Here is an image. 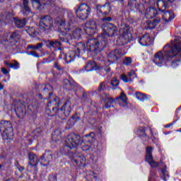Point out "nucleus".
<instances>
[{
	"mask_svg": "<svg viewBox=\"0 0 181 181\" xmlns=\"http://www.w3.org/2000/svg\"><path fill=\"white\" fill-rule=\"evenodd\" d=\"M95 141V133L90 132L89 134L83 136L82 137L80 136L79 134L75 133H71L67 136L65 140V145L62 147V153H65L66 155H71L72 152L71 149H74V148H77L78 145H81V149L83 151H90L91 148V145Z\"/></svg>",
	"mask_w": 181,
	"mask_h": 181,
	"instance_id": "f257e3e1",
	"label": "nucleus"
},
{
	"mask_svg": "<svg viewBox=\"0 0 181 181\" xmlns=\"http://www.w3.org/2000/svg\"><path fill=\"white\" fill-rule=\"evenodd\" d=\"M29 165L35 170H37V165L39 162L42 166H49L55 159L54 152L51 150H45V153L40 156L35 155L33 152L28 153Z\"/></svg>",
	"mask_w": 181,
	"mask_h": 181,
	"instance_id": "f03ea898",
	"label": "nucleus"
},
{
	"mask_svg": "<svg viewBox=\"0 0 181 181\" xmlns=\"http://www.w3.org/2000/svg\"><path fill=\"white\" fill-rule=\"evenodd\" d=\"M165 59L167 62H172L174 57L179 56L180 59H177L172 62L171 67L177 69L181 64V37H177L173 41L171 40V47L168 51L165 52Z\"/></svg>",
	"mask_w": 181,
	"mask_h": 181,
	"instance_id": "7ed1b4c3",
	"label": "nucleus"
},
{
	"mask_svg": "<svg viewBox=\"0 0 181 181\" xmlns=\"http://www.w3.org/2000/svg\"><path fill=\"white\" fill-rule=\"evenodd\" d=\"M108 45V40L107 37L100 35L96 38H90L88 40L86 44H85V52H93L95 54H98L104 50L105 47Z\"/></svg>",
	"mask_w": 181,
	"mask_h": 181,
	"instance_id": "20e7f679",
	"label": "nucleus"
},
{
	"mask_svg": "<svg viewBox=\"0 0 181 181\" xmlns=\"http://www.w3.org/2000/svg\"><path fill=\"white\" fill-rule=\"evenodd\" d=\"M176 0H157V7L160 12L163 13L162 16L163 21L166 23L173 21L175 19V13L173 10H167L172 6L173 2Z\"/></svg>",
	"mask_w": 181,
	"mask_h": 181,
	"instance_id": "39448f33",
	"label": "nucleus"
},
{
	"mask_svg": "<svg viewBox=\"0 0 181 181\" xmlns=\"http://www.w3.org/2000/svg\"><path fill=\"white\" fill-rule=\"evenodd\" d=\"M0 132L4 141L11 142L13 141L15 134H13V125L11 120H1L0 121Z\"/></svg>",
	"mask_w": 181,
	"mask_h": 181,
	"instance_id": "423d86ee",
	"label": "nucleus"
},
{
	"mask_svg": "<svg viewBox=\"0 0 181 181\" xmlns=\"http://www.w3.org/2000/svg\"><path fill=\"white\" fill-rule=\"evenodd\" d=\"M81 53H86V43L83 42H78L74 49L65 53V55H64L65 63L66 64L72 63L76 57H80Z\"/></svg>",
	"mask_w": 181,
	"mask_h": 181,
	"instance_id": "0eeeda50",
	"label": "nucleus"
},
{
	"mask_svg": "<svg viewBox=\"0 0 181 181\" xmlns=\"http://www.w3.org/2000/svg\"><path fill=\"white\" fill-rule=\"evenodd\" d=\"M134 40L132 33H131V26L128 24H124L120 30V35L119 38L117 40V46H125L128 43H131Z\"/></svg>",
	"mask_w": 181,
	"mask_h": 181,
	"instance_id": "6e6552de",
	"label": "nucleus"
},
{
	"mask_svg": "<svg viewBox=\"0 0 181 181\" xmlns=\"http://www.w3.org/2000/svg\"><path fill=\"white\" fill-rule=\"evenodd\" d=\"M62 104H63L62 100L57 96L50 99L45 107V115L51 118L57 116L59 118V112L58 105H62Z\"/></svg>",
	"mask_w": 181,
	"mask_h": 181,
	"instance_id": "1a4fd4ad",
	"label": "nucleus"
},
{
	"mask_svg": "<svg viewBox=\"0 0 181 181\" xmlns=\"http://www.w3.org/2000/svg\"><path fill=\"white\" fill-rule=\"evenodd\" d=\"M39 28L43 33L49 35L54 30V21L49 15H44L40 18Z\"/></svg>",
	"mask_w": 181,
	"mask_h": 181,
	"instance_id": "9d476101",
	"label": "nucleus"
},
{
	"mask_svg": "<svg viewBox=\"0 0 181 181\" xmlns=\"http://www.w3.org/2000/svg\"><path fill=\"white\" fill-rule=\"evenodd\" d=\"M75 14L78 19L86 21L91 14V7L86 3H81L74 8Z\"/></svg>",
	"mask_w": 181,
	"mask_h": 181,
	"instance_id": "9b49d317",
	"label": "nucleus"
},
{
	"mask_svg": "<svg viewBox=\"0 0 181 181\" xmlns=\"http://www.w3.org/2000/svg\"><path fill=\"white\" fill-rule=\"evenodd\" d=\"M73 111V108H71V98H66L64 99V102L61 108L59 107V118L60 119L64 120L67 119L69 117H70V114Z\"/></svg>",
	"mask_w": 181,
	"mask_h": 181,
	"instance_id": "f8f14e48",
	"label": "nucleus"
},
{
	"mask_svg": "<svg viewBox=\"0 0 181 181\" xmlns=\"http://www.w3.org/2000/svg\"><path fill=\"white\" fill-rule=\"evenodd\" d=\"M100 28L104 35L108 36V37H115V36H118V28H117V25L114 23L105 22L101 24Z\"/></svg>",
	"mask_w": 181,
	"mask_h": 181,
	"instance_id": "ddd939ff",
	"label": "nucleus"
},
{
	"mask_svg": "<svg viewBox=\"0 0 181 181\" xmlns=\"http://www.w3.org/2000/svg\"><path fill=\"white\" fill-rule=\"evenodd\" d=\"M100 28H101L100 21L90 20L85 24L84 32L88 36H94L98 32Z\"/></svg>",
	"mask_w": 181,
	"mask_h": 181,
	"instance_id": "4468645a",
	"label": "nucleus"
},
{
	"mask_svg": "<svg viewBox=\"0 0 181 181\" xmlns=\"http://www.w3.org/2000/svg\"><path fill=\"white\" fill-rule=\"evenodd\" d=\"M68 155L71 156L70 157L71 162L74 165H75L76 166H78V168H86V159L84 155H83L81 153H77V152L74 153L73 151L71 154H68Z\"/></svg>",
	"mask_w": 181,
	"mask_h": 181,
	"instance_id": "2eb2a0df",
	"label": "nucleus"
},
{
	"mask_svg": "<svg viewBox=\"0 0 181 181\" xmlns=\"http://www.w3.org/2000/svg\"><path fill=\"white\" fill-rule=\"evenodd\" d=\"M166 47H168V49H166ZM169 49H170V46L169 45H165L161 51H159L154 54L153 62L156 66L162 67V64L165 63V59H166L165 52L168 51Z\"/></svg>",
	"mask_w": 181,
	"mask_h": 181,
	"instance_id": "dca6fc26",
	"label": "nucleus"
},
{
	"mask_svg": "<svg viewBox=\"0 0 181 181\" xmlns=\"http://www.w3.org/2000/svg\"><path fill=\"white\" fill-rule=\"evenodd\" d=\"M103 66H98L97 62L93 60L88 61V62L83 66V67L79 70L80 73L83 71H95L97 70H103Z\"/></svg>",
	"mask_w": 181,
	"mask_h": 181,
	"instance_id": "f3484780",
	"label": "nucleus"
},
{
	"mask_svg": "<svg viewBox=\"0 0 181 181\" xmlns=\"http://www.w3.org/2000/svg\"><path fill=\"white\" fill-rule=\"evenodd\" d=\"M122 56H124V54L121 49H115L107 54V62L112 64L115 62H118Z\"/></svg>",
	"mask_w": 181,
	"mask_h": 181,
	"instance_id": "a211bd4d",
	"label": "nucleus"
},
{
	"mask_svg": "<svg viewBox=\"0 0 181 181\" xmlns=\"http://www.w3.org/2000/svg\"><path fill=\"white\" fill-rule=\"evenodd\" d=\"M111 12V5L110 2H106L103 5L96 6V13L100 16H108Z\"/></svg>",
	"mask_w": 181,
	"mask_h": 181,
	"instance_id": "6ab92c4d",
	"label": "nucleus"
},
{
	"mask_svg": "<svg viewBox=\"0 0 181 181\" xmlns=\"http://www.w3.org/2000/svg\"><path fill=\"white\" fill-rule=\"evenodd\" d=\"M128 6L131 11L134 12L145 13V6L142 3H136V1L129 0Z\"/></svg>",
	"mask_w": 181,
	"mask_h": 181,
	"instance_id": "aec40b11",
	"label": "nucleus"
},
{
	"mask_svg": "<svg viewBox=\"0 0 181 181\" xmlns=\"http://www.w3.org/2000/svg\"><path fill=\"white\" fill-rule=\"evenodd\" d=\"M77 87H78V85L73 79H64L62 81V88L67 92L74 91Z\"/></svg>",
	"mask_w": 181,
	"mask_h": 181,
	"instance_id": "412c9836",
	"label": "nucleus"
},
{
	"mask_svg": "<svg viewBox=\"0 0 181 181\" xmlns=\"http://www.w3.org/2000/svg\"><path fill=\"white\" fill-rule=\"evenodd\" d=\"M159 13L163 14L159 9L158 11L156 8L152 6L147 8L144 12L145 17L147 19H153V18H156V15H159Z\"/></svg>",
	"mask_w": 181,
	"mask_h": 181,
	"instance_id": "4be33fe9",
	"label": "nucleus"
},
{
	"mask_svg": "<svg viewBox=\"0 0 181 181\" xmlns=\"http://www.w3.org/2000/svg\"><path fill=\"white\" fill-rule=\"evenodd\" d=\"M102 101H104L105 105L104 108L105 110H110V108H114V103H115V98L110 97V95L105 94V97L100 96Z\"/></svg>",
	"mask_w": 181,
	"mask_h": 181,
	"instance_id": "5701e85b",
	"label": "nucleus"
},
{
	"mask_svg": "<svg viewBox=\"0 0 181 181\" xmlns=\"http://www.w3.org/2000/svg\"><path fill=\"white\" fill-rule=\"evenodd\" d=\"M14 111L16 117H18L19 119H23V118H25V115H26V106L23 104L16 105L15 106Z\"/></svg>",
	"mask_w": 181,
	"mask_h": 181,
	"instance_id": "b1692460",
	"label": "nucleus"
},
{
	"mask_svg": "<svg viewBox=\"0 0 181 181\" xmlns=\"http://www.w3.org/2000/svg\"><path fill=\"white\" fill-rule=\"evenodd\" d=\"M45 46L48 49H52L53 47L54 49H58L60 50L62 49V42L57 40H47L45 42Z\"/></svg>",
	"mask_w": 181,
	"mask_h": 181,
	"instance_id": "393cba45",
	"label": "nucleus"
},
{
	"mask_svg": "<svg viewBox=\"0 0 181 181\" xmlns=\"http://www.w3.org/2000/svg\"><path fill=\"white\" fill-rule=\"evenodd\" d=\"M14 25L17 29H22L26 26V23H28V20L26 18H14Z\"/></svg>",
	"mask_w": 181,
	"mask_h": 181,
	"instance_id": "a878e982",
	"label": "nucleus"
},
{
	"mask_svg": "<svg viewBox=\"0 0 181 181\" xmlns=\"http://www.w3.org/2000/svg\"><path fill=\"white\" fill-rule=\"evenodd\" d=\"M25 32L31 37H36L39 35V28L33 26H27L25 27Z\"/></svg>",
	"mask_w": 181,
	"mask_h": 181,
	"instance_id": "bb28decb",
	"label": "nucleus"
},
{
	"mask_svg": "<svg viewBox=\"0 0 181 181\" xmlns=\"http://www.w3.org/2000/svg\"><path fill=\"white\" fill-rule=\"evenodd\" d=\"M59 39L64 43H67L68 45H71L73 43V37L70 33H62L59 35Z\"/></svg>",
	"mask_w": 181,
	"mask_h": 181,
	"instance_id": "cd10ccee",
	"label": "nucleus"
},
{
	"mask_svg": "<svg viewBox=\"0 0 181 181\" xmlns=\"http://www.w3.org/2000/svg\"><path fill=\"white\" fill-rule=\"evenodd\" d=\"M159 23H160V17H156L153 20H148L146 21L148 29H151V30L155 29Z\"/></svg>",
	"mask_w": 181,
	"mask_h": 181,
	"instance_id": "c85d7f7f",
	"label": "nucleus"
},
{
	"mask_svg": "<svg viewBox=\"0 0 181 181\" xmlns=\"http://www.w3.org/2000/svg\"><path fill=\"white\" fill-rule=\"evenodd\" d=\"M146 162L151 166V168H158L159 164L153 160V156L152 154H146Z\"/></svg>",
	"mask_w": 181,
	"mask_h": 181,
	"instance_id": "c756f323",
	"label": "nucleus"
},
{
	"mask_svg": "<svg viewBox=\"0 0 181 181\" xmlns=\"http://www.w3.org/2000/svg\"><path fill=\"white\" fill-rule=\"evenodd\" d=\"M149 40H151V37L148 35H144L139 39V43L141 46H148Z\"/></svg>",
	"mask_w": 181,
	"mask_h": 181,
	"instance_id": "7c9ffc66",
	"label": "nucleus"
},
{
	"mask_svg": "<svg viewBox=\"0 0 181 181\" xmlns=\"http://www.w3.org/2000/svg\"><path fill=\"white\" fill-rule=\"evenodd\" d=\"M81 35H83V30L81 28H76L72 31V39H76L77 40H79V39H81Z\"/></svg>",
	"mask_w": 181,
	"mask_h": 181,
	"instance_id": "2f4dec72",
	"label": "nucleus"
},
{
	"mask_svg": "<svg viewBox=\"0 0 181 181\" xmlns=\"http://www.w3.org/2000/svg\"><path fill=\"white\" fill-rule=\"evenodd\" d=\"M23 5L24 6L23 15L24 16H28L29 13H30V8H29V0H23Z\"/></svg>",
	"mask_w": 181,
	"mask_h": 181,
	"instance_id": "473e14b6",
	"label": "nucleus"
},
{
	"mask_svg": "<svg viewBox=\"0 0 181 181\" xmlns=\"http://www.w3.org/2000/svg\"><path fill=\"white\" fill-rule=\"evenodd\" d=\"M161 175H162V179L164 181L169 180V178L170 177V175L168 173V166L166 165H164L163 168L160 169Z\"/></svg>",
	"mask_w": 181,
	"mask_h": 181,
	"instance_id": "72a5a7b5",
	"label": "nucleus"
},
{
	"mask_svg": "<svg viewBox=\"0 0 181 181\" xmlns=\"http://www.w3.org/2000/svg\"><path fill=\"white\" fill-rule=\"evenodd\" d=\"M86 177L87 179H90V180H100V177H98V176H97V174H95V173H94V171L92 170L86 172Z\"/></svg>",
	"mask_w": 181,
	"mask_h": 181,
	"instance_id": "f704fd0d",
	"label": "nucleus"
},
{
	"mask_svg": "<svg viewBox=\"0 0 181 181\" xmlns=\"http://www.w3.org/2000/svg\"><path fill=\"white\" fill-rule=\"evenodd\" d=\"M136 98L139 100V101H141L144 103V101H146L148 100V95L144 94L141 92H136L135 93Z\"/></svg>",
	"mask_w": 181,
	"mask_h": 181,
	"instance_id": "c9c22d12",
	"label": "nucleus"
},
{
	"mask_svg": "<svg viewBox=\"0 0 181 181\" xmlns=\"http://www.w3.org/2000/svg\"><path fill=\"white\" fill-rule=\"evenodd\" d=\"M16 62L13 63H8V62H5L4 64H6V66H8V67H10V69H13V70H19L20 66H19V62H18V61H15Z\"/></svg>",
	"mask_w": 181,
	"mask_h": 181,
	"instance_id": "e433bc0d",
	"label": "nucleus"
},
{
	"mask_svg": "<svg viewBox=\"0 0 181 181\" xmlns=\"http://www.w3.org/2000/svg\"><path fill=\"white\" fill-rule=\"evenodd\" d=\"M60 134H61L60 131L59 130L54 131L52 134V141H54L55 142H57V141H60V138H62V135Z\"/></svg>",
	"mask_w": 181,
	"mask_h": 181,
	"instance_id": "4c0bfd02",
	"label": "nucleus"
},
{
	"mask_svg": "<svg viewBox=\"0 0 181 181\" xmlns=\"http://www.w3.org/2000/svg\"><path fill=\"white\" fill-rule=\"evenodd\" d=\"M110 86H112V90H117L119 86V81L116 77H113L110 81Z\"/></svg>",
	"mask_w": 181,
	"mask_h": 181,
	"instance_id": "58836bf2",
	"label": "nucleus"
},
{
	"mask_svg": "<svg viewBox=\"0 0 181 181\" xmlns=\"http://www.w3.org/2000/svg\"><path fill=\"white\" fill-rule=\"evenodd\" d=\"M42 94H43V95H46V94H47L49 97V94H50V92H49V88H52V86H50V84L49 83H47V85L42 84Z\"/></svg>",
	"mask_w": 181,
	"mask_h": 181,
	"instance_id": "ea45409f",
	"label": "nucleus"
},
{
	"mask_svg": "<svg viewBox=\"0 0 181 181\" xmlns=\"http://www.w3.org/2000/svg\"><path fill=\"white\" fill-rule=\"evenodd\" d=\"M42 47H43L42 42L37 43L36 45H28V49H31L32 50H39V49H42Z\"/></svg>",
	"mask_w": 181,
	"mask_h": 181,
	"instance_id": "a19ab883",
	"label": "nucleus"
},
{
	"mask_svg": "<svg viewBox=\"0 0 181 181\" xmlns=\"http://www.w3.org/2000/svg\"><path fill=\"white\" fill-rule=\"evenodd\" d=\"M75 124H76V122L72 120L71 118L70 117L66 122L65 129H71V128H73V127H74Z\"/></svg>",
	"mask_w": 181,
	"mask_h": 181,
	"instance_id": "79ce46f5",
	"label": "nucleus"
},
{
	"mask_svg": "<svg viewBox=\"0 0 181 181\" xmlns=\"http://www.w3.org/2000/svg\"><path fill=\"white\" fill-rule=\"evenodd\" d=\"M49 96H45L46 95H43V93H39L38 95H37V97L38 98V100H49V98H52V95H53V93H48Z\"/></svg>",
	"mask_w": 181,
	"mask_h": 181,
	"instance_id": "37998d69",
	"label": "nucleus"
},
{
	"mask_svg": "<svg viewBox=\"0 0 181 181\" xmlns=\"http://www.w3.org/2000/svg\"><path fill=\"white\" fill-rule=\"evenodd\" d=\"M181 110V105L176 109L175 112V117H174V120H173V124H176L180 119V116H179V111Z\"/></svg>",
	"mask_w": 181,
	"mask_h": 181,
	"instance_id": "c03bdc74",
	"label": "nucleus"
},
{
	"mask_svg": "<svg viewBox=\"0 0 181 181\" xmlns=\"http://www.w3.org/2000/svg\"><path fill=\"white\" fill-rule=\"evenodd\" d=\"M138 132H139L140 136H142L143 138H146L148 135H146V129L145 127H140L138 129Z\"/></svg>",
	"mask_w": 181,
	"mask_h": 181,
	"instance_id": "a18cd8bd",
	"label": "nucleus"
},
{
	"mask_svg": "<svg viewBox=\"0 0 181 181\" xmlns=\"http://www.w3.org/2000/svg\"><path fill=\"white\" fill-rule=\"evenodd\" d=\"M33 134L37 137L42 136V135H43V128L42 127L36 128L34 130Z\"/></svg>",
	"mask_w": 181,
	"mask_h": 181,
	"instance_id": "49530a36",
	"label": "nucleus"
},
{
	"mask_svg": "<svg viewBox=\"0 0 181 181\" xmlns=\"http://www.w3.org/2000/svg\"><path fill=\"white\" fill-rule=\"evenodd\" d=\"M107 90V83L105 82H101L97 89L98 93H102Z\"/></svg>",
	"mask_w": 181,
	"mask_h": 181,
	"instance_id": "de8ad7c7",
	"label": "nucleus"
},
{
	"mask_svg": "<svg viewBox=\"0 0 181 181\" xmlns=\"http://www.w3.org/2000/svg\"><path fill=\"white\" fill-rule=\"evenodd\" d=\"M42 4L45 8H49V6H54V1L53 0H44Z\"/></svg>",
	"mask_w": 181,
	"mask_h": 181,
	"instance_id": "09e8293b",
	"label": "nucleus"
},
{
	"mask_svg": "<svg viewBox=\"0 0 181 181\" xmlns=\"http://www.w3.org/2000/svg\"><path fill=\"white\" fill-rule=\"evenodd\" d=\"M68 18L69 19V25H74V23H76V17H74L72 13L68 14Z\"/></svg>",
	"mask_w": 181,
	"mask_h": 181,
	"instance_id": "8fccbe9b",
	"label": "nucleus"
},
{
	"mask_svg": "<svg viewBox=\"0 0 181 181\" xmlns=\"http://www.w3.org/2000/svg\"><path fill=\"white\" fill-rule=\"evenodd\" d=\"M115 100H120L124 104H127V95L124 93H121L120 95L116 98Z\"/></svg>",
	"mask_w": 181,
	"mask_h": 181,
	"instance_id": "3c124183",
	"label": "nucleus"
},
{
	"mask_svg": "<svg viewBox=\"0 0 181 181\" xmlns=\"http://www.w3.org/2000/svg\"><path fill=\"white\" fill-rule=\"evenodd\" d=\"M120 78L124 81V83H129V81H132V78H128L125 74H122Z\"/></svg>",
	"mask_w": 181,
	"mask_h": 181,
	"instance_id": "603ef678",
	"label": "nucleus"
},
{
	"mask_svg": "<svg viewBox=\"0 0 181 181\" xmlns=\"http://www.w3.org/2000/svg\"><path fill=\"white\" fill-rule=\"evenodd\" d=\"M26 54H28V56H33V57H35L36 59H39V57H40V54H37L36 51L26 52Z\"/></svg>",
	"mask_w": 181,
	"mask_h": 181,
	"instance_id": "864d4df0",
	"label": "nucleus"
},
{
	"mask_svg": "<svg viewBox=\"0 0 181 181\" xmlns=\"http://www.w3.org/2000/svg\"><path fill=\"white\" fill-rule=\"evenodd\" d=\"M123 64L124 66H131L132 64V59L131 57H125V59L123 60Z\"/></svg>",
	"mask_w": 181,
	"mask_h": 181,
	"instance_id": "5fc2aeb1",
	"label": "nucleus"
},
{
	"mask_svg": "<svg viewBox=\"0 0 181 181\" xmlns=\"http://www.w3.org/2000/svg\"><path fill=\"white\" fill-rule=\"evenodd\" d=\"M71 119L74 122H77L78 121H80V115H78L77 112L74 114L72 117H70Z\"/></svg>",
	"mask_w": 181,
	"mask_h": 181,
	"instance_id": "6e6d98bb",
	"label": "nucleus"
},
{
	"mask_svg": "<svg viewBox=\"0 0 181 181\" xmlns=\"http://www.w3.org/2000/svg\"><path fill=\"white\" fill-rule=\"evenodd\" d=\"M15 17H13V14H12V13L8 12L5 17V20L8 21V22L12 21V20Z\"/></svg>",
	"mask_w": 181,
	"mask_h": 181,
	"instance_id": "4d7b16f0",
	"label": "nucleus"
},
{
	"mask_svg": "<svg viewBox=\"0 0 181 181\" xmlns=\"http://www.w3.org/2000/svg\"><path fill=\"white\" fill-rule=\"evenodd\" d=\"M103 17V18L100 19L101 22H107L108 23H110V22H112V17H107V16Z\"/></svg>",
	"mask_w": 181,
	"mask_h": 181,
	"instance_id": "13d9d810",
	"label": "nucleus"
},
{
	"mask_svg": "<svg viewBox=\"0 0 181 181\" xmlns=\"http://www.w3.org/2000/svg\"><path fill=\"white\" fill-rule=\"evenodd\" d=\"M153 152V147L147 146L146 148V155H152Z\"/></svg>",
	"mask_w": 181,
	"mask_h": 181,
	"instance_id": "bf43d9fd",
	"label": "nucleus"
},
{
	"mask_svg": "<svg viewBox=\"0 0 181 181\" xmlns=\"http://www.w3.org/2000/svg\"><path fill=\"white\" fill-rule=\"evenodd\" d=\"M48 181H57V175L54 174H49Z\"/></svg>",
	"mask_w": 181,
	"mask_h": 181,
	"instance_id": "052dcab7",
	"label": "nucleus"
},
{
	"mask_svg": "<svg viewBox=\"0 0 181 181\" xmlns=\"http://www.w3.org/2000/svg\"><path fill=\"white\" fill-rule=\"evenodd\" d=\"M15 166L16 168H17L19 172H23V170H25V167L21 166V165H19V162L18 161H16V163H15Z\"/></svg>",
	"mask_w": 181,
	"mask_h": 181,
	"instance_id": "680f3d73",
	"label": "nucleus"
},
{
	"mask_svg": "<svg viewBox=\"0 0 181 181\" xmlns=\"http://www.w3.org/2000/svg\"><path fill=\"white\" fill-rule=\"evenodd\" d=\"M18 35L17 32H13V33L11 34L10 37H9V40H15V39H16V37H18Z\"/></svg>",
	"mask_w": 181,
	"mask_h": 181,
	"instance_id": "e2e57ef3",
	"label": "nucleus"
},
{
	"mask_svg": "<svg viewBox=\"0 0 181 181\" xmlns=\"http://www.w3.org/2000/svg\"><path fill=\"white\" fill-rule=\"evenodd\" d=\"M54 69H56L57 70H59V71L62 70V67H60V65H59V63L57 62H54Z\"/></svg>",
	"mask_w": 181,
	"mask_h": 181,
	"instance_id": "0e129e2a",
	"label": "nucleus"
},
{
	"mask_svg": "<svg viewBox=\"0 0 181 181\" xmlns=\"http://www.w3.org/2000/svg\"><path fill=\"white\" fill-rule=\"evenodd\" d=\"M103 67L102 70H104L106 73H110V71H111V67H110V66H107V67L105 66H101Z\"/></svg>",
	"mask_w": 181,
	"mask_h": 181,
	"instance_id": "69168bd1",
	"label": "nucleus"
},
{
	"mask_svg": "<svg viewBox=\"0 0 181 181\" xmlns=\"http://www.w3.org/2000/svg\"><path fill=\"white\" fill-rule=\"evenodd\" d=\"M88 113L90 115H97L98 114V111L97 110H90L88 112Z\"/></svg>",
	"mask_w": 181,
	"mask_h": 181,
	"instance_id": "338daca9",
	"label": "nucleus"
},
{
	"mask_svg": "<svg viewBox=\"0 0 181 181\" xmlns=\"http://www.w3.org/2000/svg\"><path fill=\"white\" fill-rule=\"evenodd\" d=\"M52 62V60H49V58H45L43 60H42V63L43 64H49Z\"/></svg>",
	"mask_w": 181,
	"mask_h": 181,
	"instance_id": "774afa93",
	"label": "nucleus"
}]
</instances>
